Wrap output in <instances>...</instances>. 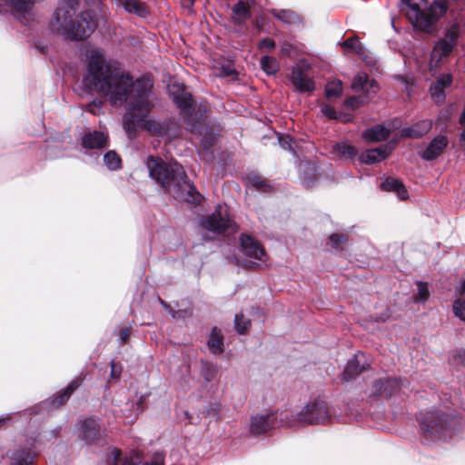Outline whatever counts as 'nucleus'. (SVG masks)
<instances>
[{"label": "nucleus", "mask_w": 465, "mask_h": 465, "mask_svg": "<svg viewBox=\"0 0 465 465\" xmlns=\"http://www.w3.org/2000/svg\"><path fill=\"white\" fill-rule=\"evenodd\" d=\"M102 101H93L86 106V110L90 112L93 114H97L100 112L101 106H102Z\"/></svg>", "instance_id": "obj_43"}, {"label": "nucleus", "mask_w": 465, "mask_h": 465, "mask_svg": "<svg viewBox=\"0 0 465 465\" xmlns=\"http://www.w3.org/2000/svg\"><path fill=\"white\" fill-rule=\"evenodd\" d=\"M78 387V383L76 381H73L71 382L67 387L66 389L62 392L60 393L53 401V405L54 406H61L63 405L64 402H66V401L69 399L70 395L72 394V392Z\"/></svg>", "instance_id": "obj_32"}, {"label": "nucleus", "mask_w": 465, "mask_h": 465, "mask_svg": "<svg viewBox=\"0 0 465 465\" xmlns=\"http://www.w3.org/2000/svg\"><path fill=\"white\" fill-rule=\"evenodd\" d=\"M104 161L110 170H116L121 164L120 157L114 151L107 152L104 156Z\"/></svg>", "instance_id": "obj_35"}, {"label": "nucleus", "mask_w": 465, "mask_h": 465, "mask_svg": "<svg viewBox=\"0 0 465 465\" xmlns=\"http://www.w3.org/2000/svg\"><path fill=\"white\" fill-rule=\"evenodd\" d=\"M417 293L413 296V300L416 302H426L430 297V292L429 287L426 282H417Z\"/></svg>", "instance_id": "obj_36"}, {"label": "nucleus", "mask_w": 465, "mask_h": 465, "mask_svg": "<svg viewBox=\"0 0 465 465\" xmlns=\"http://www.w3.org/2000/svg\"><path fill=\"white\" fill-rule=\"evenodd\" d=\"M5 420H0V426L4 423Z\"/></svg>", "instance_id": "obj_62"}, {"label": "nucleus", "mask_w": 465, "mask_h": 465, "mask_svg": "<svg viewBox=\"0 0 465 465\" xmlns=\"http://www.w3.org/2000/svg\"><path fill=\"white\" fill-rule=\"evenodd\" d=\"M292 46L288 47V48H283L282 49V53L290 55V50H291Z\"/></svg>", "instance_id": "obj_61"}, {"label": "nucleus", "mask_w": 465, "mask_h": 465, "mask_svg": "<svg viewBox=\"0 0 465 465\" xmlns=\"http://www.w3.org/2000/svg\"><path fill=\"white\" fill-rule=\"evenodd\" d=\"M195 0H182V5L189 10L192 9Z\"/></svg>", "instance_id": "obj_56"}, {"label": "nucleus", "mask_w": 465, "mask_h": 465, "mask_svg": "<svg viewBox=\"0 0 465 465\" xmlns=\"http://www.w3.org/2000/svg\"><path fill=\"white\" fill-rule=\"evenodd\" d=\"M111 455L114 457V460L115 461H117V460H118V459H119V458H120V456H121V451H120L119 450H117V449H113V450H111Z\"/></svg>", "instance_id": "obj_58"}, {"label": "nucleus", "mask_w": 465, "mask_h": 465, "mask_svg": "<svg viewBox=\"0 0 465 465\" xmlns=\"http://www.w3.org/2000/svg\"><path fill=\"white\" fill-rule=\"evenodd\" d=\"M341 45L345 47L347 50L351 51L357 54H359L361 57H362L363 60H366V50L363 45L359 41V38L357 36L351 37L347 40H345Z\"/></svg>", "instance_id": "obj_29"}, {"label": "nucleus", "mask_w": 465, "mask_h": 465, "mask_svg": "<svg viewBox=\"0 0 465 465\" xmlns=\"http://www.w3.org/2000/svg\"><path fill=\"white\" fill-rule=\"evenodd\" d=\"M122 371V367L117 365L114 361L111 362V376L112 378H119Z\"/></svg>", "instance_id": "obj_47"}, {"label": "nucleus", "mask_w": 465, "mask_h": 465, "mask_svg": "<svg viewBox=\"0 0 465 465\" xmlns=\"http://www.w3.org/2000/svg\"><path fill=\"white\" fill-rule=\"evenodd\" d=\"M454 315L465 322V299L457 298L452 304Z\"/></svg>", "instance_id": "obj_38"}, {"label": "nucleus", "mask_w": 465, "mask_h": 465, "mask_svg": "<svg viewBox=\"0 0 465 465\" xmlns=\"http://www.w3.org/2000/svg\"><path fill=\"white\" fill-rule=\"evenodd\" d=\"M82 144L85 148L99 149L107 144V135L103 132H93L86 134L82 140Z\"/></svg>", "instance_id": "obj_21"}, {"label": "nucleus", "mask_w": 465, "mask_h": 465, "mask_svg": "<svg viewBox=\"0 0 465 465\" xmlns=\"http://www.w3.org/2000/svg\"><path fill=\"white\" fill-rule=\"evenodd\" d=\"M390 135L389 129L382 125H375L363 132L362 137L369 142H380L387 139Z\"/></svg>", "instance_id": "obj_23"}, {"label": "nucleus", "mask_w": 465, "mask_h": 465, "mask_svg": "<svg viewBox=\"0 0 465 465\" xmlns=\"http://www.w3.org/2000/svg\"><path fill=\"white\" fill-rule=\"evenodd\" d=\"M235 71L233 68H232L231 65H224V66H222L221 68V75L222 76H231L232 74H234Z\"/></svg>", "instance_id": "obj_51"}, {"label": "nucleus", "mask_w": 465, "mask_h": 465, "mask_svg": "<svg viewBox=\"0 0 465 465\" xmlns=\"http://www.w3.org/2000/svg\"><path fill=\"white\" fill-rule=\"evenodd\" d=\"M149 176L167 193L190 203H199L202 196L187 181L183 167L177 162H164L160 157L149 155L146 160Z\"/></svg>", "instance_id": "obj_2"}, {"label": "nucleus", "mask_w": 465, "mask_h": 465, "mask_svg": "<svg viewBox=\"0 0 465 465\" xmlns=\"http://www.w3.org/2000/svg\"><path fill=\"white\" fill-rule=\"evenodd\" d=\"M140 460V457L137 455L135 457V460H131V461L129 462L130 465H135L138 461Z\"/></svg>", "instance_id": "obj_59"}, {"label": "nucleus", "mask_w": 465, "mask_h": 465, "mask_svg": "<svg viewBox=\"0 0 465 465\" xmlns=\"http://www.w3.org/2000/svg\"><path fill=\"white\" fill-rule=\"evenodd\" d=\"M419 421L425 439L433 441L450 438L457 424L452 417L442 411L420 413Z\"/></svg>", "instance_id": "obj_5"}, {"label": "nucleus", "mask_w": 465, "mask_h": 465, "mask_svg": "<svg viewBox=\"0 0 465 465\" xmlns=\"http://www.w3.org/2000/svg\"><path fill=\"white\" fill-rule=\"evenodd\" d=\"M87 74L84 84L90 91L107 96L113 106L124 104V128L129 136L140 130L164 135V124L148 118L153 106V82L149 78H133L122 71L118 64L107 59L99 48L86 51Z\"/></svg>", "instance_id": "obj_1"}, {"label": "nucleus", "mask_w": 465, "mask_h": 465, "mask_svg": "<svg viewBox=\"0 0 465 465\" xmlns=\"http://www.w3.org/2000/svg\"><path fill=\"white\" fill-rule=\"evenodd\" d=\"M364 104V100L361 97L351 96L346 101V105L353 109L360 107Z\"/></svg>", "instance_id": "obj_42"}, {"label": "nucleus", "mask_w": 465, "mask_h": 465, "mask_svg": "<svg viewBox=\"0 0 465 465\" xmlns=\"http://www.w3.org/2000/svg\"><path fill=\"white\" fill-rule=\"evenodd\" d=\"M381 187L385 191L396 192L401 200H404L408 197L407 190L405 189L404 185L397 179L389 177L381 183Z\"/></svg>", "instance_id": "obj_24"}, {"label": "nucleus", "mask_w": 465, "mask_h": 465, "mask_svg": "<svg viewBox=\"0 0 465 465\" xmlns=\"http://www.w3.org/2000/svg\"><path fill=\"white\" fill-rule=\"evenodd\" d=\"M169 94L172 95L174 104L180 111L189 115L193 105L191 94L186 92L183 86L178 84H173L169 86Z\"/></svg>", "instance_id": "obj_9"}, {"label": "nucleus", "mask_w": 465, "mask_h": 465, "mask_svg": "<svg viewBox=\"0 0 465 465\" xmlns=\"http://www.w3.org/2000/svg\"><path fill=\"white\" fill-rule=\"evenodd\" d=\"M453 360L455 362L460 363L461 365H465V351L460 350L456 351V353L453 356Z\"/></svg>", "instance_id": "obj_46"}, {"label": "nucleus", "mask_w": 465, "mask_h": 465, "mask_svg": "<svg viewBox=\"0 0 465 465\" xmlns=\"http://www.w3.org/2000/svg\"><path fill=\"white\" fill-rule=\"evenodd\" d=\"M130 335V328L125 327L120 330L118 336L122 343L127 341Z\"/></svg>", "instance_id": "obj_49"}, {"label": "nucleus", "mask_w": 465, "mask_h": 465, "mask_svg": "<svg viewBox=\"0 0 465 465\" xmlns=\"http://www.w3.org/2000/svg\"><path fill=\"white\" fill-rule=\"evenodd\" d=\"M373 394L375 396L391 397L401 390L400 381L397 379L379 380L374 382Z\"/></svg>", "instance_id": "obj_15"}, {"label": "nucleus", "mask_w": 465, "mask_h": 465, "mask_svg": "<svg viewBox=\"0 0 465 465\" xmlns=\"http://www.w3.org/2000/svg\"><path fill=\"white\" fill-rule=\"evenodd\" d=\"M329 411L324 401H314L305 405L295 415L286 414L281 419V423L287 427H295L298 425H309L324 423L329 419Z\"/></svg>", "instance_id": "obj_6"}, {"label": "nucleus", "mask_w": 465, "mask_h": 465, "mask_svg": "<svg viewBox=\"0 0 465 465\" xmlns=\"http://www.w3.org/2000/svg\"><path fill=\"white\" fill-rule=\"evenodd\" d=\"M160 302L163 305V307L168 310L169 312H171V309H170V306L168 304H166L163 300L159 299Z\"/></svg>", "instance_id": "obj_60"}, {"label": "nucleus", "mask_w": 465, "mask_h": 465, "mask_svg": "<svg viewBox=\"0 0 465 465\" xmlns=\"http://www.w3.org/2000/svg\"><path fill=\"white\" fill-rule=\"evenodd\" d=\"M223 335L221 331L214 327L212 331L210 339L208 340V346L210 351L214 354H219L223 351Z\"/></svg>", "instance_id": "obj_26"}, {"label": "nucleus", "mask_w": 465, "mask_h": 465, "mask_svg": "<svg viewBox=\"0 0 465 465\" xmlns=\"http://www.w3.org/2000/svg\"><path fill=\"white\" fill-rule=\"evenodd\" d=\"M334 152L343 158H353L357 155V150L354 146L345 143H338L333 146Z\"/></svg>", "instance_id": "obj_30"}, {"label": "nucleus", "mask_w": 465, "mask_h": 465, "mask_svg": "<svg viewBox=\"0 0 465 465\" xmlns=\"http://www.w3.org/2000/svg\"><path fill=\"white\" fill-rule=\"evenodd\" d=\"M241 247L245 255L262 261L264 251L260 243L249 235L241 236Z\"/></svg>", "instance_id": "obj_18"}, {"label": "nucleus", "mask_w": 465, "mask_h": 465, "mask_svg": "<svg viewBox=\"0 0 465 465\" xmlns=\"http://www.w3.org/2000/svg\"><path fill=\"white\" fill-rule=\"evenodd\" d=\"M259 46L262 49V48L272 49V48L275 47V43H274V41H272L271 39L265 38V39L261 41Z\"/></svg>", "instance_id": "obj_50"}, {"label": "nucleus", "mask_w": 465, "mask_h": 465, "mask_svg": "<svg viewBox=\"0 0 465 465\" xmlns=\"http://www.w3.org/2000/svg\"><path fill=\"white\" fill-rule=\"evenodd\" d=\"M346 242H347V236L344 234L333 233L329 238V243L331 244V246L334 249L341 248V245Z\"/></svg>", "instance_id": "obj_41"}, {"label": "nucleus", "mask_w": 465, "mask_h": 465, "mask_svg": "<svg viewBox=\"0 0 465 465\" xmlns=\"http://www.w3.org/2000/svg\"><path fill=\"white\" fill-rule=\"evenodd\" d=\"M79 437L87 444L98 442L101 438L99 422L94 419H86L81 425Z\"/></svg>", "instance_id": "obj_10"}, {"label": "nucleus", "mask_w": 465, "mask_h": 465, "mask_svg": "<svg viewBox=\"0 0 465 465\" xmlns=\"http://www.w3.org/2000/svg\"><path fill=\"white\" fill-rule=\"evenodd\" d=\"M274 426V415L266 413L256 415L252 419L250 430L253 434H262L272 430Z\"/></svg>", "instance_id": "obj_16"}, {"label": "nucleus", "mask_w": 465, "mask_h": 465, "mask_svg": "<svg viewBox=\"0 0 465 465\" xmlns=\"http://www.w3.org/2000/svg\"><path fill=\"white\" fill-rule=\"evenodd\" d=\"M376 83L371 79L366 73H358L351 83V89L355 93H361L369 97L372 93H375Z\"/></svg>", "instance_id": "obj_11"}, {"label": "nucleus", "mask_w": 465, "mask_h": 465, "mask_svg": "<svg viewBox=\"0 0 465 465\" xmlns=\"http://www.w3.org/2000/svg\"><path fill=\"white\" fill-rule=\"evenodd\" d=\"M342 84L340 80H334L328 83L325 86V94L327 97H337L341 94Z\"/></svg>", "instance_id": "obj_37"}, {"label": "nucleus", "mask_w": 465, "mask_h": 465, "mask_svg": "<svg viewBox=\"0 0 465 465\" xmlns=\"http://www.w3.org/2000/svg\"><path fill=\"white\" fill-rule=\"evenodd\" d=\"M452 49L453 43L448 42L447 39L439 41L430 54V71H435L441 60L448 56L451 53Z\"/></svg>", "instance_id": "obj_12"}, {"label": "nucleus", "mask_w": 465, "mask_h": 465, "mask_svg": "<svg viewBox=\"0 0 465 465\" xmlns=\"http://www.w3.org/2000/svg\"><path fill=\"white\" fill-rule=\"evenodd\" d=\"M217 374V369L214 365L205 362L203 364L202 370H201V375L206 381H213Z\"/></svg>", "instance_id": "obj_40"}, {"label": "nucleus", "mask_w": 465, "mask_h": 465, "mask_svg": "<svg viewBox=\"0 0 465 465\" xmlns=\"http://www.w3.org/2000/svg\"><path fill=\"white\" fill-rule=\"evenodd\" d=\"M372 320L377 322H383L390 318V313L387 308H385L381 314L371 316Z\"/></svg>", "instance_id": "obj_45"}, {"label": "nucleus", "mask_w": 465, "mask_h": 465, "mask_svg": "<svg viewBox=\"0 0 465 465\" xmlns=\"http://www.w3.org/2000/svg\"><path fill=\"white\" fill-rule=\"evenodd\" d=\"M261 65L262 70L268 74H273L278 71L279 64L276 59L270 56L261 58Z\"/></svg>", "instance_id": "obj_34"}, {"label": "nucleus", "mask_w": 465, "mask_h": 465, "mask_svg": "<svg viewBox=\"0 0 465 465\" xmlns=\"http://www.w3.org/2000/svg\"><path fill=\"white\" fill-rule=\"evenodd\" d=\"M387 146H382L376 149L367 150L361 156V162L367 164H371L385 159L389 154Z\"/></svg>", "instance_id": "obj_22"}, {"label": "nucleus", "mask_w": 465, "mask_h": 465, "mask_svg": "<svg viewBox=\"0 0 465 465\" xmlns=\"http://www.w3.org/2000/svg\"><path fill=\"white\" fill-rule=\"evenodd\" d=\"M272 15L279 20L287 23V24H292L295 23L298 19L296 14L290 10H272Z\"/></svg>", "instance_id": "obj_33"}, {"label": "nucleus", "mask_w": 465, "mask_h": 465, "mask_svg": "<svg viewBox=\"0 0 465 465\" xmlns=\"http://www.w3.org/2000/svg\"><path fill=\"white\" fill-rule=\"evenodd\" d=\"M76 5H78L77 0H60L51 25L53 30L64 34L72 39H84L97 27V16L94 11H86L74 24L72 16Z\"/></svg>", "instance_id": "obj_3"}, {"label": "nucleus", "mask_w": 465, "mask_h": 465, "mask_svg": "<svg viewBox=\"0 0 465 465\" xmlns=\"http://www.w3.org/2000/svg\"><path fill=\"white\" fill-rule=\"evenodd\" d=\"M291 80L299 92H312L314 90L313 81L300 68H294L292 72Z\"/></svg>", "instance_id": "obj_17"}, {"label": "nucleus", "mask_w": 465, "mask_h": 465, "mask_svg": "<svg viewBox=\"0 0 465 465\" xmlns=\"http://www.w3.org/2000/svg\"><path fill=\"white\" fill-rule=\"evenodd\" d=\"M456 295H465V278L461 279L454 289Z\"/></svg>", "instance_id": "obj_48"}, {"label": "nucleus", "mask_w": 465, "mask_h": 465, "mask_svg": "<svg viewBox=\"0 0 465 465\" xmlns=\"http://www.w3.org/2000/svg\"><path fill=\"white\" fill-rule=\"evenodd\" d=\"M235 328L240 334L247 331L251 326L250 320L246 319L242 314H236L234 318Z\"/></svg>", "instance_id": "obj_39"}, {"label": "nucleus", "mask_w": 465, "mask_h": 465, "mask_svg": "<svg viewBox=\"0 0 465 465\" xmlns=\"http://www.w3.org/2000/svg\"><path fill=\"white\" fill-rule=\"evenodd\" d=\"M232 10V18L236 24H242L251 16L249 6L243 1H239L237 4H235Z\"/></svg>", "instance_id": "obj_25"}, {"label": "nucleus", "mask_w": 465, "mask_h": 465, "mask_svg": "<svg viewBox=\"0 0 465 465\" xmlns=\"http://www.w3.org/2000/svg\"><path fill=\"white\" fill-rule=\"evenodd\" d=\"M128 13H134L139 16H145L148 13L146 6L139 0H119Z\"/></svg>", "instance_id": "obj_27"}, {"label": "nucleus", "mask_w": 465, "mask_h": 465, "mask_svg": "<svg viewBox=\"0 0 465 465\" xmlns=\"http://www.w3.org/2000/svg\"><path fill=\"white\" fill-rule=\"evenodd\" d=\"M405 5V13L413 27L419 31L430 32L433 25L446 12L441 2L428 5L426 0H401Z\"/></svg>", "instance_id": "obj_4"}, {"label": "nucleus", "mask_w": 465, "mask_h": 465, "mask_svg": "<svg viewBox=\"0 0 465 465\" xmlns=\"http://www.w3.org/2000/svg\"><path fill=\"white\" fill-rule=\"evenodd\" d=\"M448 145V139L444 135L435 137L427 148L421 153L420 156L427 161H431L439 157Z\"/></svg>", "instance_id": "obj_13"}, {"label": "nucleus", "mask_w": 465, "mask_h": 465, "mask_svg": "<svg viewBox=\"0 0 465 465\" xmlns=\"http://www.w3.org/2000/svg\"><path fill=\"white\" fill-rule=\"evenodd\" d=\"M460 124L463 126V131L460 134V140L465 143V109L460 117Z\"/></svg>", "instance_id": "obj_53"}, {"label": "nucleus", "mask_w": 465, "mask_h": 465, "mask_svg": "<svg viewBox=\"0 0 465 465\" xmlns=\"http://www.w3.org/2000/svg\"><path fill=\"white\" fill-rule=\"evenodd\" d=\"M213 141H214V136H211L210 138L203 137L202 139V144L203 145L204 148L208 149L209 147H211L213 145Z\"/></svg>", "instance_id": "obj_54"}, {"label": "nucleus", "mask_w": 465, "mask_h": 465, "mask_svg": "<svg viewBox=\"0 0 465 465\" xmlns=\"http://www.w3.org/2000/svg\"><path fill=\"white\" fill-rule=\"evenodd\" d=\"M202 227L214 233H232L236 232V225L229 217L227 211L218 206L215 211L210 215L201 220Z\"/></svg>", "instance_id": "obj_7"}, {"label": "nucleus", "mask_w": 465, "mask_h": 465, "mask_svg": "<svg viewBox=\"0 0 465 465\" xmlns=\"http://www.w3.org/2000/svg\"><path fill=\"white\" fill-rule=\"evenodd\" d=\"M35 0H0V14L11 11L22 23L27 24Z\"/></svg>", "instance_id": "obj_8"}, {"label": "nucleus", "mask_w": 465, "mask_h": 465, "mask_svg": "<svg viewBox=\"0 0 465 465\" xmlns=\"http://www.w3.org/2000/svg\"><path fill=\"white\" fill-rule=\"evenodd\" d=\"M143 465H163V460L159 457V458L155 459L154 460H153L151 462H147Z\"/></svg>", "instance_id": "obj_57"}, {"label": "nucleus", "mask_w": 465, "mask_h": 465, "mask_svg": "<svg viewBox=\"0 0 465 465\" xmlns=\"http://www.w3.org/2000/svg\"><path fill=\"white\" fill-rule=\"evenodd\" d=\"M448 37L450 38V40H447V41L450 43H453V45H454L455 42H456V38H457L456 31L453 29L450 30L448 33Z\"/></svg>", "instance_id": "obj_55"}, {"label": "nucleus", "mask_w": 465, "mask_h": 465, "mask_svg": "<svg viewBox=\"0 0 465 465\" xmlns=\"http://www.w3.org/2000/svg\"><path fill=\"white\" fill-rule=\"evenodd\" d=\"M430 128H431L430 121H422L420 124H418L416 126H413L409 129H405L404 134L409 136L418 138V137H420L423 134H427Z\"/></svg>", "instance_id": "obj_31"}, {"label": "nucleus", "mask_w": 465, "mask_h": 465, "mask_svg": "<svg viewBox=\"0 0 465 465\" xmlns=\"http://www.w3.org/2000/svg\"><path fill=\"white\" fill-rule=\"evenodd\" d=\"M10 459V465H33L37 452L29 448H21L11 450L7 453Z\"/></svg>", "instance_id": "obj_14"}, {"label": "nucleus", "mask_w": 465, "mask_h": 465, "mask_svg": "<svg viewBox=\"0 0 465 465\" xmlns=\"http://www.w3.org/2000/svg\"><path fill=\"white\" fill-rule=\"evenodd\" d=\"M452 83V76L450 74H442L439 76L435 84L430 87V94L432 99L437 104H441L445 100L444 89L449 87Z\"/></svg>", "instance_id": "obj_19"}, {"label": "nucleus", "mask_w": 465, "mask_h": 465, "mask_svg": "<svg viewBox=\"0 0 465 465\" xmlns=\"http://www.w3.org/2000/svg\"><path fill=\"white\" fill-rule=\"evenodd\" d=\"M362 359V354H355L353 358L347 362L345 370L342 373L343 381H352L358 374H360L364 370V365L361 364Z\"/></svg>", "instance_id": "obj_20"}, {"label": "nucleus", "mask_w": 465, "mask_h": 465, "mask_svg": "<svg viewBox=\"0 0 465 465\" xmlns=\"http://www.w3.org/2000/svg\"><path fill=\"white\" fill-rule=\"evenodd\" d=\"M322 113L330 119H337L338 118L337 113L335 112V110L329 105L322 106Z\"/></svg>", "instance_id": "obj_44"}, {"label": "nucleus", "mask_w": 465, "mask_h": 465, "mask_svg": "<svg viewBox=\"0 0 465 465\" xmlns=\"http://www.w3.org/2000/svg\"><path fill=\"white\" fill-rule=\"evenodd\" d=\"M247 180L252 186L263 193H269L272 190V186L267 179L257 173H252L248 174Z\"/></svg>", "instance_id": "obj_28"}, {"label": "nucleus", "mask_w": 465, "mask_h": 465, "mask_svg": "<svg viewBox=\"0 0 465 465\" xmlns=\"http://www.w3.org/2000/svg\"><path fill=\"white\" fill-rule=\"evenodd\" d=\"M290 141H291V138H290L289 136H287V137H280V138H279L280 145H281L284 150L291 149Z\"/></svg>", "instance_id": "obj_52"}]
</instances>
